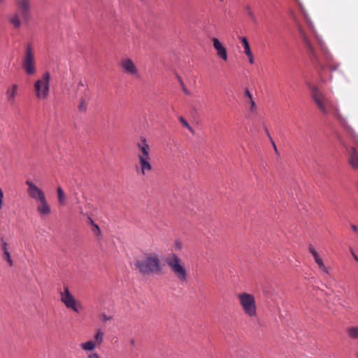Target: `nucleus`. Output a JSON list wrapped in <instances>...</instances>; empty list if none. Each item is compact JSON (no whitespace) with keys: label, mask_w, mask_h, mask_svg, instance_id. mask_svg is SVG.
<instances>
[{"label":"nucleus","mask_w":358,"mask_h":358,"mask_svg":"<svg viewBox=\"0 0 358 358\" xmlns=\"http://www.w3.org/2000/svg\"><path fill=\"white\" fill-rule=\"evenodd\" d=\"M310 95L317 108L324 115H334L344 127L348 134L353 139L355 143L358 145V135L348 124L346 119L341 113L338 105L326 96L317 86L310 85Z\"/></svg>","instance_id":"obj_1"},{"label":"nucleus","mask_w":358,"mask_h":358,"mask_svg":"<svg viewBox=\"0 0 358 358\" xmlns=\"http://www.w3.org/2000/svg\"><path fill=\"white\" fill-rule=\"evenodd\" d=\"M134 265L144 275L159 273L162 270L159 255L155 252L144 253L135 259Z\"/></svg>","instance_id":"obj_2"},{"label":"nucleus","mask_w":358,"mask_h":358,"mask_svg":"<svg viewBox=\"0 0 358 358\" xmlns=\"http://www.w3.org/2000/svg\"><path fill=\"white\" fill-rule=\"evenodd\" d=\"M50 72L45 71L34 83V92L36 98L39 101L48 99L50 92Z\"/></svg>","instance_id":"obj_3"},{"label":"nucleus","mask_w":358,"mask_h":358,"mask_svg":"<svg viewBox=\"0 0 358 358\" xmlns=\"http://www.w3.org/2000/svg\"><path fill=\"white\" fill-rule=\"evenodd\" d=\"M166 262L171 271L180 282L187 281V272L182 260L176 255L172 254L166 259Z\"/></svg>","instance_id":"obj_4"},{"label":"nucleus","mask_w":358,"mask_h":358,"mask_svg":"<svg viewBox=\"0 0 358 358\" xmlns=\"http://www.w3.org/2000/svg\"><path fill=\"white\" fill-rule=\"evenodd\" d=\"M22 67L27 76H34L36 73V62L35 51L31 43L27 44L24 53L22 57Z\"/></svg>","instance_id":"obj_5"},{"label":"nucleus","mask_w":358,"mask_h":358,"mask_svg":"<svg viewBox=\"0 0 358 358\" xmlns=\"http://www.w3.org/2000/svg\"><path fill=\"white\" fill-rule=\"evenodd\" d=\"M239 303L244 313L250 317H255L257 315V307L255 296L246 292L237 295Z\"/></svg>","instance_id":"obj_6"},{"label":"nucleus","mask_w":358,"mask_h":358,"mask_svg":"<svg viewBox=\"0 0 358 358\" xmlns=\"http://www.w3.org/2000/svg\"><path fill=\"white\" fill-rule=\"evenodd\" d=\"M60 300L67 308L75 313H79L83 309V305L76 299L66 285L64 286L63 291L60 292Z\"/></svg>","instance_id":"obj_7"},{"label":"nucleus","mask_w":358,"mask_h":358,"mask_svg":"<svg viewBox=\"0 0 358 358\" xmlns=\"http://www.w3.org/2000/svg\"><path fill=\"white\" fill-rule=\"evenodd\" d=\"M297 29H298V31L300 34L302 41L305 45L306 48H307L308 52L312 60L315 61V62H317L318 64H320L321 63L320 59H319V57L316 53V51H315L313 44L311 43L310 39L308 38L303 27L300 24H297Z\"/></svg>","instance_id":"obj_8"},{"label":"nucleus","mask_w":358,"mask_h":358,"mask_svg":"<svg viewBox=\"0 0 358 358\" xmlns=\"http://www.w3.org/2000/svg\"><path fill=\"white\" fill-rule=\"evenodd\" d=\"M120 65L125 73L135 78H138L140 76L139 70L131 59H122Z\"/></svg>","instance_id":"obj_9"},{"label":"nucleus","mask_w":358,"mask_h":358,"mask_svg":"<svg viewBox=\"0 0 358 358\" xmlns=\"http://www.w3.org/2000/svg\"><path fill=\"white\" fill-rule=\"evenodd\" d=\"M26 185L28 187L27 190L28 195L36 201L41 200L45 197L44 192L38 187L32 181L27 180L26 181Z\"/></svg>","instance_id":"obj_10"},{"label":"nucleus","mask_w":358,"mask_h":358,"mask_svg":"<svg viewBox=\"0 0 358 358\" xmlns=\"http://www.w3.org/2000/svg\"><path fill=\"white\" fill-rule=\"evenodd\" d=\"M16 5L24 22H28L31 13V0H16Z\"/></svg>","instance_id":"obj_11"},{"label":"nucleus","mask_w":358,"mask_h":358,"mask_svg":"<svg viewBox=\"0 0 358 358\" xmlns=\"http://www.w3.org/2000/svg\"><path fill=\"white\" fill-rule=\"evenodd\" d=\"M19 85L16 83H13L9 85L6 90V99L8 103L13 106L16 103L17 96H18Z\"/></svg>","instance_id":"obj_12"},{"label":"nucleus","mask_w":358,"mask_h":358,"mask_svg":"<svg viewBox=\"0 0 358 358\" xmlns=\"http://www.w3.org/2000/svg\"><path fill=\"white\" fill-rule=\"evenodd\" d=\"M138 159L141 165V169L143 175H145L148 171H150L152 169L150 164L151 157L150 152L138 153Z\"/></svg>","instance_id":"obj_13"},{"label":"nucleus","mask_w":358,"mask_h":358,"mask_svg":"<svg viewBox=\"0 0 358 358\" xmlns=\"http://www.w3.org/2000/svg\"><path fill=\"white\" fill-rule=\"evenodd\" d=\"M319 43L320 45V48H321V51H322L324 59L325 62L327 63V65L331 70L336 71L338 67V64H336V62H334L333 57H332L331 55L329 53L327 48L320 41H319Z\"/></svg>","instance_id":"obj_14"},{"label":"nucleus","mask_w":358,"mask_h":358,"mask_svg":"<svg viewBox=\"0 0 358 358\" xmlns=\"http://www.w3.org/2000/svg\"><path fill=\"white\" fill-rule=\"evenodd\" d=\"M36 202L37 204V211L41 216H46L51 213V208L46 199V197Z\"/></svg>","instance_id":"obj_15"},{"label":"nucleus","mask_w":358,"mask_h":358,"mask_svg":"<svg viewBox=\"0 0 358 358\" xmlns=\"http://www.w3.org/2000/svg\"><path fill=\"white\" fill-rule=\"evenodd\" d=\"M212 41L213 43V47L217 51V56L224 61H227L228 57L226 48L217 38H213Z\"/></svg>","instance_id":"obj_16"},{"label":"nucleus","mask_w":358,"mask_h":358,"mask_svg":"<svg viewBox=\"0 0 358 358\" xmlns=\"http://www.w3.org/2000/svg\"><path fill=\"white\" fill-rule=\"evenodd\" d=\"M309 252L313 255V258L315 259V263L318 266V268H319L320 271L323 272V273H324L329 274V268L327 266H325V264H324V262H323L322 259H321V257L319 256V255L317 252V251L313 247L310 246L309 247Z\"/></svg>","instance_id":"obj_17"},{"label":"nucleus","mask_w":358,"mask_h":358,"mask_svg":"<svg viewBox=\"0 0 358 358\" xmlns=\"http://www.w3.org/2000/svg\"><path fill=\"white\" fill-rule=\"evenodd\" d=\"M349 162L353 168L358 169V154L354 147L350 148Z\"/></svg>","instance_id":"obj_18"},{"label":"nucleus","mask_w":358,"mask_h":358,"mask_svg":"<svg viewBox=\"0 0 358 358\" xmlns=\"http://www.w3.org/2000/svg\"><path fill=\"white\" fill-rule=\"evenodd\" d=\"M8 20L14 29H19L21 27L22 22L18 13L11 14L8 17Z\"/></svg>","instance_id":"obj_19"},{"label":"nucleus","mask_w":358,"mask_h":358,"mask_svg":"<svg viewBox=\"0 0 358 358\" xmlns=\"http://www.w3.org/2000/svg\"><path fill=\"white\" fill-rule=\"evenodd\" d=\"M136 146L138 149V153L150 152V147L144 138H142L141 141L137 143Z\"/></svg>","instance_id":"obj_20"},{"label":"nucleus","mask_w":358,"mask_h":358,"mask_svg":"<svg viewBox=\"0 0 358 358\" xmlns=\"http://www.w3.org/2000/svg\"><path fill=\"white\" fill-rule=\"evenodd\" d=\"M98 346L97 344L94 341H88L80 344L81 348L86 352H92L93 351L96 347Z\"/></svg>","instance_id":"obj_21"},{"label":"nucleus","mask_w":358,"mask_h":358,"mask_svg":"<svg viewBox=\"0 0 358 358\" xmlns=\"http://www.w3.org/2000/svg\"><path fill=\"white\" fill-rule=\"evenodd\" d=\"M103 337L104 333L100 329H96L94 336V341L97 344L98 346L103 343Z\"/></svg>","instance_id":"obj_22"},{"label":"nucleus","mask_w":358,"mask_h":358,"mask_svg":"<svg viewBox=\"0 0 358 358\" xmlns=\"http://www.w3.org/2000/svg\"><path fill=\"white\" fill-rule=\"evenodd\" d=\"M57 193L59 203L62 206L65 205L66 196L61 187L57 188Z\"/></svg>","instance_id":"obj_23"},{"label":"nucleus","mask_w":358,"mask_h":358,"mask_svg":"<svg viewBox=\"0 0 358 358\" xmlns=\"http://www.w3.org/2000/svg\"><path fill=\"white\" fill-rule=\"evenodd\" d=\"M348 334L352 339H358V326L348 328Z\"/></svg>","instance_id":"obj_24"},{"label":"nucleus","mask_w":358,"mask_h":358,"mask_svg":"<svg viewBox=\"0 0 358 358\" xmlns=\"http://www.w3.org/2000/svg\"><path fill=\"white\" fill-rule=\"evenodd\" d=\"M240 39H241V41L244 47L245 54L247 55V54L252 52L250 49V44H249V42H248L247 38L243 36V37H241Z\"/></svg>","instance_id":"obj_25"},{"label":"nucleus","mask_w":358,"mask_h":358,"mask_svg":"<svg viewBox=\"0 0 358 358\" xmlns=\"http://www.w3.org/2000/svg\"><path fill=\"white\" fill-rule=\"evenodd\" d=\"M91 230L93 234L97 237L98 239L102 238V232L98 224H94L92 227H91Z\"/></svg>","instance_id":"obj_26"},{"label":"nucleus","mask_w":358,"mask_h":358,"mask_svg":"<svg viewBox=\"0 0 358 358\" xmlns=\"http://www.w3.org/2000/svg\"><path fill=\"white\" fill-rule=\"evenodd\" d=\"M301 11H302V13L303 15L304 19H305V20H306V22L309 29L314 33L315 30L313 29V23L310 21L308 14L306 13V12L303 9H302Z\"/></svg>","instance_id":"obj_27"},{"label":"nucleus","mask_w":358,"mask_h":358,"mask_svg":"<svg viewBox=\"0 0 358 358\" xmlns=\"http://www.w3.org/2000/svg\"><path fill=\"white\" fill-rule=\"evenodd\" d=\"M2 257H3V259L4 261H6L8 264V265L10 266H13V259L11 258V255H10V252L3 253Z\"/></svg>","instance_id":"obj_28"},{"label":"nucleus","mask_w":358,"mask_h":358,"mask_svg":"<svg viewBox=\"0 0 358 358\" xmlns=\"http://www.w3.org/2000/svg\"><path fill=\"white\" fill-rule=\"evenodd\" d=\"M179 120L181 122V124L185 127H186L189 131H190L192 133L194 132L192 127L190 126V124L187 122V121L183 117H180Z\"/></svg>","instance_id":"obj_29"},{"label":"nucleus","mask_w":358,"mask_h":358,"mask_svg":"<svg viewBox=\"0 0 358 358\" xmlns=\"http://www.w3.org/2000/svg\"><path fill=\"white\" fill-rule=\"evenodd\" d=\"M1 248L3 253L10 252L8 243L3 239H1Z\"/></svg>","instance_id":"obj_30"},{"label":"nucleus","mask_w":358,"mask_h":358,"mask_svg":"<svg viewBox=\"0 0 358 358\" xmlns=\"http://www.w3.org/2000/svg\"><path fill=\"white\" fill-rule=\"evenodd\" d=\"M99 317L103 322H107L113 320V317L111 315H108L106 313H101Z\"/></svg>","instance_id":"obj_31"},{"label":"nucleus","mask_w":358,"mask_h":358,"mask_svg":"<svg viewBox=\"0 0 358 358\" xmlns=\"http://www.w3.org/2000/svg\"><path fill=\"white\" fill-rule=\"evenodd\" d=\"M173 247H174V250H178H178H180L182 249V243L180 241L177 240V241H175Z\"/></svg>","instance_id":"obj_32"},{"label":"nucleus","mask_w":358,"mask_h":358,"mask_svg":"<svg viewBox=\"0 0 358 358\" xmlns=\"http://www.w3.org/2000/svg\"><path fill=\"white\" fill-rule=\"evenodd\" d=\"M78 108L80 110H85L87 109V103L85 102V101L84 99H82L79 106H78Z\"/></svg>","instance_id":"obj_33"},{"label":"nucleus","mask_w":358,"mask_h":358,"mask_svg":"<svg viewBox=\"0 0 358 358\" xmlns=\"http://www.w3.org/2000/svg\"><path fill=\"white\" fill-rule=\"evenodd\" d=\"M87 358H101V357L97 352L92 351L87 354Z\"/></svg>","instance_id":"obj_34"},{"label":"nucleus","mask_w":358,"mask_h":358,"mask_svg":"<svg viewBox=\"0 0 358 358\" xmlns=\"http://www.w3.org/2000/svg\"><path fill=\"white\" fill-rule=\"evenodd\" d=\"M3 204V192L0 187V210L2 208Z\"/></svg>","instance_id":"obj_35"},{"label":"nucleus","mask_w":358,"mask_h":358,"mask_svg":"<svg viewBox=\"0 0 358 358\" xmlns=\"http://www.w3.org/2000/svg\"><path fill=\"white\" fill-rule=\"evenodd\" d=\"M266 132L267 136H268V138H269V139L271 141V143L272 146L273 147V148H277L275 142L273 141V139H272V138H271V135H270V134H269V132H268L267 129H266Z\"/></svg>","instance_id":"obj_36"},{"label":"nucleus","mask_w":358,"mask_h":358,"mask_svg":"<svg viewBox=\"0 0 358 358\" xmlns=\"http://www.w3.org/2000/svg\"><path fill=\"white\" fill-rule=\"evenodd\" d=\"M266 132L267 136H268V138H269V139L271 141V143L272 146L273 147V148H277L275 142L273 141V139H272V138H271V135H270V134H269V132H268L267 129H266Z\"/></svg>","instance_id":"obj_37"},{"label":"nucleus","mask_w":358,"mask_h":358,"mask_svg":"<svg viewBox=\"0 0 358 358\" xmlns=\"http://www.w3.org/2000/svg\"><path fill=\"white\" fill-rule=\"evenodd\" d=\"M247 57H248L249 62L252 64L254 63V56L252 52L247 54Z\"/></svg>","instance_id":"obj_38"},{"label":"nucleus","mask_w":358,"mask_h":358,"mask_svg":"<svg viewBox=\"0 0 358 358\" xmlns=\"http://www.w3.org/2000/svg\"><path fill=\"white\" fill-rule=\"evenodd\" d=\"M250 110L252 111H253L256 107V104H255V102L254 101L253 99H250Z\"/></svg>","instance_id":"obj_39"},{"label":"nucleus","mask_w":358,"mask_h":358,"mask_svg":"<svg viewBox=\"0 0 358 358\" xmlns=\"http://www.w3.org/2000/svg\"><path fill=\"white\" fill-rule=\"evenodd\" d=\"M180 83L181 86H182V90H183V92H184L185 94H189V91H188V90H187V88L185 87V84H184V83L182 81V80H180Z\"/></svg>","instance_id":"obj_40"},{"label":"nucleus","mask_w":358,"mask_h":358,"mask_svg":"<svg viewBox=\"0 0 358 358\" xmlns=\"http://www.w3.org/2000/svg\"><path fill=\"white\" fill-rule=\"evenodd\" d=\"M245 94L246 96H248L250 100L252 99V96L248 89L245 90Z\"/></svg>","instance_id":"obj_41"},{"label":"nucleus","mask_w":358,"mask_h":358,"mask_svg":"<svg viewBox=\"0 0 358 358\" xmlns=\"http://www.w3.org/2000/svg\"><path fill=\"white\" fill-rule=\"evenodd\" d=\"M88 224L91 225V227H92L94 224H96L94 222V220L92 218H90V217L88 218Z\"/></svg>","instance_id":"obj_42"},{"label":"nucleus","mask_w":358,"mask_h":358,"mask_svg":"<svg viewBox=\"0 0 358 358\" xmlns=\"http://www.w3.org/2000/svg\"><path fill=\"white\" fill-rule=\"evenodd\" d=\"M351 228H352V229L354 231H355V232H357V231H358V228H357V227L356 225H355V224H352V225H351Z\"/></svg>","instance_id":"obj_43"},{"label":"nucleus","mask_w":358,"mask_h":358,"mask_svg":"<svg viewBox=\"0 0 358 358\" xmlns=\"http://www.w3.org/2000/svg\"><path fill=\"white\" fill-rule=\"evenodd\" d=\"M351 252L355 261L358 262V256L353 251H352Z\"/></svg>","instance_id":"obj_44"},{"label":"nucleus","mask_w":358,"mask_h":358,"mask_svg":"<svg viewBox=\"0 0 358 358\" xmlns=\"http://www.w3.org/2000/svg\"><path fill=\"white\" fill-rule=\"evenodd\" d=\"M135 343H136L135 339H134V338H131V339L130 340V344H131V345L134 346V345H135Z\"/></svg>","instance_id":"obj_45"},{"label":"nucleus","mask_w":358,"mask_h":358,"mask_svg":"<svg viewBox=\"0 0 358 358\" xmlns=\"http://www.w3.org/2000/svg\"><path fill=\"white\" fill-rule=\"evenodd\" d=\"M249 15H250L252 19H255V16H254V15H253V13H252V11H249Z\"/></svg>","instance_id":"obj_46"},{"label":"nucleus","mask_w":358,"mask_h":358,"mask_svg":"<svg viewBox=\"0 0 358 358\" xmlns=\"http://www.w3.org/2000/svg\"><path fill=\"white\" fill-rule=\"evenodd\" d=\"M274 150H275V153H276V154H278V155L279 154V152H278V148H274Z\"/></svg>","instance_id":"obj_47"},{"label":"nucleus","mask_w":358,"mask_h":358,"mask_svg":"<svg viewBox=\"0 0 358 358\" xmlns=\"http://www.w3.org/2000/svg\"><path fill=\"white\" fill-rule=\"evenodd\" d=\"M3 1H4V0H0V3H2Z\"/></svg>","instance_id":"obj_48"},{"label":"nucleus","mask_w":358,"mask_h":358,"mask_svg":"<svg viewBox=\"0 0 358 358\" xmlns=\"http://www.w3.org/2000/svg\"><path fill=\"white\" fill-rule=\"evenodd\" d=\"M221 1H223V0H220Z\"/></svg>","instance_id":"obj_49"},{"label":"nucleus","mask_w":358,"mask_h":358,"mask_svg":"<svg viewBox=\"0 0 358 358\" xmlns=\"http://www.w3.org/2000/svg\"><path fill=\"white\" fill-rule=\"evenodd\" d=\"M357 357H358V353H357Z\"/></svg>","instance_id":"obj_50"}]
</instances>
